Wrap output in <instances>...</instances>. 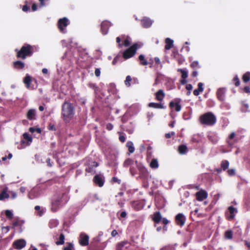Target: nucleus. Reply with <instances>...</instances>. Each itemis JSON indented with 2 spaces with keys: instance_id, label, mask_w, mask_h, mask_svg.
<instances>
[{
  "instance_id": "obj_36",
  "label": "nucleus",
  "mask_w": 250,
  "mask_h": 250,
  "mask_svg": "<svg viewBox=\"0 0 250 250\" xmlns=\"http://www.w3.org/2000/svg\"><path fill=\"white\" fill-rule=\"evenodd\" d=\"M150 167L152 168H157L159 167V164L156 159H152L150 163Z\"/></svg>"
},
{
  "instance_id": "obj_56",
  "label": "nucleus",
  "mask_w": 250,
  "mask_h": 250,
  "mask_svg": "<svg viewBox=\"0 0 250 250\" xmlns=\"http://www.w3.org/2000/svg\"><path fill=\"white\" fill-rule=\"evenodd\" d=\"M112 181L114 183H117L118 184H120L121 183V180L119 179L117 177H113L112 178Z\"/></svg>"
},
{
  "instance_id": "obj_45",
  "label": "nucleus",
  "mask_w": 250,
  "mask_h": 250,
  "mask_svg": "<svg viewBox=\"0 0 250 250\" xmlns=\"http://www.w3.org/2000/svg\"><path fill=\"white\" fill-rule=\"evenodd\" d=\"M29 131L31 133L36 132L38 133H41L42 132L41 129L40 128L30 127L29 128Z\"/></svg>"
},
{
  "instance_id": "obj_28",
  "label": "nucleus",
  "mask_w": 250,
  "mask_h": 250,
  "mask_svg": "<svg viewBox=\"0 0 250 250\" xmlns=\"http://www.w3.org/2000/svg\"><path fill=\"white\" fill-rule=\"evenodd\" d=\"M188 151V147L185 145H180L178 147V152L180 154H185Z\"/></svg>"
},
{
  "instance_id": "obj_42",
  "label": "nucleus",
  "mask_w": 250,
  "mask_h": 250,
  "mask_svg": "<svg viewBox=\"0 0 250 250\" xmlns=\"http://www.w3.org/2000/svg\"><path fill=\"white\" fill-rule=\"evenodd\" d=\"M29 145H27V142L24 139H22L21 141V144L20 146H18V147L19 149H22L24 148L26 146H29Z\"/></svg>"
},
{
  "instance_id": "obj_59",
  "label": "nucleus",
  "mask_w": 250,
  "mask_h": 250,
  "mask_svg": "<svg viewBox=\"0 0 250 250\" xmlns=\"http://www.w3.org/2000/svg\"><path fill=\"white\" fill-rule=\"evenodd\" d=\"M113 128V125L111 123H108L106 125V128L108 130L110 131Z\"/></svg>"
},
{
  "instance_id": "obj_22",
  "label": "nucleus",
  "mask_w": 250,
  "mask_h": 250,
  "mask_svg": "<svg viewBox=\"0 0 250 250\" xmlns=\"http://www.w3.org/2000/svg\"><path fill=\"white\" fill-rule=\"evenodd\" d=\"M10 197V195L8 193V188L5 187L4 188L1 193H0V200L2 201Z\"/></svg>"
},
{
  "instance_id": "obj_63",
  "label": "nucleus",
  "mask_w": 250,
  "mask_h": 250,
  "mask_svg": "<svg viewBox=\"0 0 250 250\" xmlns=\"http://www.w3.org/2000/svg\"><path fill=\"white\" fill-rule=\"evenodd\" d=\"M48 129L51 130H56L55 126L54 125L49 124L48 126Z\"/></svg>"
},
{
  "instance_id": "obj_18",
  "label": "nucleus",
  "mask_w": 250,
  "mask_h": 250,
  "mask_svg": "<svg viewBox=\"0 0 250 250\" xmlns=\"http://www.w3.org/2000/svg\"><path fill=\"white\" fill-rule=\"evenodd\" d=\"M93 182L99 187H102L103 186L104 181L101 176L99 175H96L93 178Z\"/></svg>"
},
{
  "instance_id": "obj_53",
  "label": "nucleus",
  "mask_w": 250,
  "mask_h": 250,
  "mask_svg": "<svg viewBox=\"0 0 250 250\" xmlns=\"http://www.w3.org/2000/svg\"><path fill=\"white\" fill-rule=\"evenodd\" d=\"M175 135V133L173 131H172L169 133H167L165 134V137L167 139L171 138L172 136H174Z\"/></svg>"
},
{
  "instance_id": "obj_55",
  "label": "nucleus",
  "mask_w": 250,
  "mask_h": 250,
  "mask_svg": "<svg viewBox=\"0 0 250 250\" xmlns=\"http://www.w3.org/2000/svg\"><path fill=\"white\" fill-rule=\"evenodd\" d=\"M9 194H10V197L12 199L16 198L17 196V193L14 191H9Z\"/></svg>"
},
{
  "instance_id": "obj_64",
  "label": "nucleus",
  "mask_w": 250,
  "mask_h": 250,
  "mask_svg": "<svg viewBox=\"0 0 250 250\" xmlns=\"http://www.w3.org/2000/svg\"><path fill=\"white\" fill-rule=\"evenodd\" d=\"M161 221H162V223L165 225H167V224L169 223V221L165 218H162V219L161 220Z\"/></svg>"
},
{
  "instance_id": "obj_11",
  "label": "nucleus",
  "mask_w": 250,
  "mask_h": 250,
  "mask_svg": "<svg viewBox=\"0 0 250 250\" xmlns=\"http://www.w3.org/2000/svg\"><path fill=\"white\" fill-rule=\"evenodd\" d=\"M110 26L111 23L108 21H104L101 23V30L103 35H106L107 33Z\"/></svg>"
},
{
  "instance_id": "obj_6",
  "label": "nucleus",
  "mask_w": 250,
  "mask_h": 250,
  "mask_svg": "<svg viewBox=\"0 0 250 250\" xmlns=\"http://www.w3.org/2000/svg\"><path fill=\"white\" fill-rule=\"evenodd\" d=\"M116 250H132L131 243L127 241L124 240L118 243L116 245Z\"/></svg>"
},
{
  "instance_id": "obj_4",
  "label": "nucleus",
  "mask_w": 250,
  "mask_h": 250,
  "mask_svg": "<svg viewBox=\"0 0 250 250\" xmlns=\"http://www.w3.org/2000/svg\"><path fill=\"white\" fill-rule=\"evenodd\" d=\"M62 195H54L51 200L50 209L53 212H57L62 206Z\"/></svg>"
},
{
  "instance_id": "obj_61",
  "label": "nucleus",
  "mask_w": 250,
  "mask_h": 250,
  "mask_svg": "<svg viewBox=\"0 0 250 250\" xmlns=\"http://www.w3.org/2000/svg\"><path fill=\"white\" fill-rule=\"evenodd\" d=\"M243 91L245 93H250V87L248 86H245L243 88Z\"/></svg>"
},
{
  "instance_id": "obj_48",
  "label": "nucleus",
  "mask_w": 250,
  "mask_h": 250,
  "mask_svg": "<svg viewBox=\"0 0 250 250\" xmlns=\"http://www.w3.org/2000/svg\"><path fill=\"white\" fill-rule=\"evenodd\" d=\"M233 81L236 86H238L240 85V81L237 75H236L233 79Z\"/></svg>"
},
{
  "instance_id": "obj_58",
  "label": "nucleus",
  "mask_w": 250,
  "mask_h": 250,
  "mask_svg": "<svg viewBox=\"0 0 250 250\" xmlns=\"http://www.w3.org/2000/svg\"><path fill=\"white\" fill-rule=\"evenodd\" d=\"M198 88L200 91L203 92L204 90L203 83H198Z\"/></svg>"
},
{
  "instance_id": "obj_31",
  "label": "nucleus",
  "mask_w": 250,
  "mask_h": 250,
  "mask_svg": "<svg viewBox=\"0 0 250 250\" xmlns=\"http://www.w3.org/2000/svg\"><path fill=\"white\" fill-rule=\"evenodd\" d=\"M228 210L230 214V215L229 216V220L233 219L234 217V213L235 212H236V208L232 206H230L229 207Z\"/></svg>"
},
{
  "instance_id": "obj_15",
  "label": "nucleus",
  "mask_w": 250,
  "mask_h": 250,
  "mask_svg": "<svg viewBox=\"0 0 250 250\" xmlns=\"http://www.w3.org/2000/svg\"><path fill=\"white\" fill-rule=\"evenodd\" d=\"M226 89L225 88H219L216 92L217 98L220 101H224L225 98Z\"/></svg>"
},
{
  "instance_id": "obj_60",
  "label": "nucleus",
  "mask_w": 250,
  "mask_h": 250,
  "mask_svg": "<svg viewBox=\"0 0 250 250\" xmlns=\"http://www.w3.org/2000/svg\"><path fill=\"white\" fill-rule=\"evenodd\" d=\"M95 74L96 77H99L101 74V71L99 68H96L95 70Z\"/></svg>"
},
{
  "instance_id": "obj_5",
  "label": "nucleus",
  "mask_w": 250,
  "mask_h": 250,
  "mask_svg": "<svg viewBox=\"0 0 250 250\" xmlns=\"http://www.w3.org/2000/svg\"><path fill=\"white\" fill-rule=\"evenodd\" d=\"M137 47L138 44L135 43L125 50L123 55L124 58L127 59L133 56L136 52Z\"/></svg>"
},
{
  "instance_id": "obj_46",
  "label": "nucleus",
  "mask_w": 250,
  "mask_h": 250,
  "mask_svg": "<svg viewBox=\"0 0 250 250\" xmlns=\"http://www.w3.org/2000/svg\"><path fill=\"white\" fill-rule=\"evenodd\" d=\"M23 224L21 221L19 220H14L13 222V226L14 227H18L19 226H21Z\"/></svg>"
},
{
  "instance_id": "obj_32",
  "label": "nucleus",
  "mask_w": 250,
  "mask_h": 250,
  "mask_svg": "<svg viewBox=\"0 0 250 250\" xmlns=\"http://www.w3.org/2000/svg\"><path fill=\"white\" fill-rule=\"evenodd\" d=\"M65 236L63 233L60 235L59 240L57 241L55 243L57 245H62L64 243Z\"/></svg>"
},
{
  "instance_id": "obj_34",
  "label": "nucleus",
  "mask_w": 250,
  "mask_h": 250,
  "mask_svg": "<svg viewBox=\"0 0 250 250\" xmlns=\"http://www.w3.org/2000/svg\"><path fill=\"white\" fill-rule=\"evenodd\" d=\"M23 139L26 141L27 145H30L32 141V138L30 137L28 133H24L23 134Z\"/></svg>"
},
{
  "instance_id": "obj_39",
  "label": "nucleus",
  "mask_w": 250,
  "mask_h": 250,
  "mask_svg": "<svg viewBox=\"0 0 250 250\" xmlns=\"http://www.w3.org/2000/svg\"><path fill=\"white\" fill-rule=\"evenodd\" d=\"M233 233L231 230H228L225 233V237L227 239H231L232 238Z\"/></svg>"
},
{
  "instance_id": "obj_1",
  "label": "nucleus",
  "mask_w": 250,
  "mask_h": 250,
  "mask_svg": "<svg viewBox=\"0 0 250 250\" xmlns=\"http://www.w3.org/2000/svg\"><path fill=\"white\" fill-rule=\"evenodd\" d=\"M74 114V107L72 104L65 101L62 105L61 115L63 121L69 122Z\"/></svg>"
},
{
  "instance_id": "obj_24",
  "label": "nucleus",
  "mask_w": 250,
  "mask_h": 250,
  "mask_svg": "<svg viewBox=\"0 0 250 250\" xmlns=\"http://www.w3.org/2000/svg\"><path fill=\"white\" fill-rule=\"evenodd\" d=\"M169 106L171 108L175 107V110L176 112H179L182 108L181 105L179 103H175L172 101L170 102Z\"/></svg>"
},
{
  "instance_id": "obj_51",
  "label": "nucleus",
  "mask_w": 250,
  "mask_h": 250,
  "mask_svg": "<svg viewBox=\"0 0 250 250\" xmlns=\"http://www.w3.org/2000/svg\"><path fill=\"white\" fill-rule=\"evenodd\" d=\"M87 85L89 87L94 89L95 91L97 90L98 89V87L94 83H88Z\"/></svg>"
},
{
  "instance_id": "obj_25",
  "label": "nucleus",
  "mask_w": 250,
  "mask_h": 250,
  "mask_svg": "<svg viewBox=\"0 0 250 250\" xmlns=\"http://www.w3.org/2000/svg\"><path fill=\"white\" fill-rule=\"evenodd\" d=\"M166 45L165 48L166 50H169L173 46V41L169 38L165 40Z\"/></svg>"
},
{
  "instance_id": "obj_40",
  "label": "nucleus",
  "mask_w": 250,
  "mask_h": 250,
  "mask_svg": "<svg viewBox=\"0 0 250 250\" xmlns=\"http://www.w3.org/2000/svg\"><path fill=\"white\" fill-rule=\"evenodd\" d=\"M178 71L181 72L182 79H187L188 78V73L187 71L182 69H178Z\"/></svg>"
},
{
  "instance_id": "obj_20",
  "label": "nucleus",
  "mask_w": 250,
  "mask_h": 250,
  "mask_svg": "<svg viewBox=\"0 0 250 250\" xmlns=\"http://www.w3.org/2000/svg\"><path fill=\"white\" fill-rule=\"evenodd\" d=\"M36 111L34 109H29L26 114V118L29 120H35L36 119Z\"/></svg>"
},
{
  "instance_id": "obj_57",
  "label": "nucleus",
  "mask_w": 250,
  "mask_h": 250,
  "mask_svg": "<svg viewBox=\"0 0 250 250\" xmlns=\"http://www.w3.org/2000/svg\"><path fill=\"white\" fill-rule=\"evenodd\" d=\"M120 57L119 56H117L116 57H115L113 60L112 61V63L113 65H115L116 64V63L118 62V61H119V59H120Z\"/></svg>"
},
{
  "instance_id": "obj_54",
  "label": "nucleus",
  "mask_w": 250,
  "mask_h": 250,
  "mask_svg": "<svg viewBox=\"0 0 250 250\" xmlns=\"http://www.w3.org/2000/svg\"><path fill=\"white\" fill-rule=\"evenodd\" d=\"M130 44V41L127 39H126L125 41H124L123 43L122 44V46L124 45L125 47H127Z\"/></svg>"
},
{
  "instance_id": "obj_10",
  "label": "nucleus",
  "mask_w": 250,
  "mask_h": 250,
  "mask_svg": "<svg viewBox=\"0 0 250 250\" xmlns=\"http://www.w3.org/2000/svg\"><path fill=\"white\" fill-rule=\"evenodd\" d=\"M186 220V218L182 213H178L175 216V223L177 225L180 227H183L185 225Z\"/></svg>"
},
{
  "instance_id": "obj_49",
  "label": "nucleus",
  "mask_w": 250,
  "mask_h": 250,
  "mask_svg": "<svg viewBox=\"0 0 250 250\" xmlns=\"http://www.w3.org/2000/svg\"><path fill=\"white\" fill-rule=\"evenodd\" d=\"M58 224V222L56 220H51L49 222V225L50 228L56 227Z\"/></svg>"
},
{
  "instance_id": "obj_33",
  "label": "nucleus",
  "mask_w": 250,
  "mask_h": 250,
  "mask_svg": "<svg viewBox=\"0 0 250 250\" xmlns=\"http://www.w3.org/2000/svg\"><path fill=\"white\" fill-rule=\"evenodd\" d=\"M243 82L245 83H247L250 81V72H247L244 73L242 76Z\"/></svg>"
},
{
  "instance_id": "obj_52",
  "label": "nucleus",
  "mask_w": 250,
  "mask_h": 250,
  "mask_svg": "<svg viewBox=\"0 0 250 250\" xmlns=\"http://www.w3.org/2000/svg\"><path fill=\"white\" fill-rule=\"evenodd\" d=\"M41 207L39 206H36L35 207V209L36 210H39V211L38 212V214L40 216H41L42 215L43 213V212L41 210Z\"/></svg>"
},
{
  "instance_id": "obj_14",
  "label": "nucleus",
  "mask_w": 250,
  "mask_h": 250,
  "mask_svg": "<svg viewBox=\"0 0 250 250\" xmlns=\"http://www.w3.org/2000/svg\"><path fill=\"white\" fill-rule=\"evenodd\" d=\"M235 135V132H231L229 136L227 142L229 146L232 147L235 143H237L238 140L236 139H234Z\"/></svg>"
},
{
  "instance_id": "obj_16",
  "label": "nucleus",
  "mask_w": 250,
  "mask_h": 250,
  "mask_svg": "<svg viewBox=\"0 0 250 250\" xmlns=\"http://www.w3.org/2000/svg\"><path fill=\"white\" fill-rule=\"evenodd\" d=\"M141 23L144 28H147L151 26L152 21L148 18L144 17L141 20Z\"/></svg>"
},
{
  "instance_id": "obj_37",
  "label": "nucleus",
  "mask_w": 250,
  "mask_h": 250,
  "mask_svg": "<svg viewBox=\"0 0 250 250\" xmlns=\"http://www.w3.org/2000/svg\"><path fill=\"white\" fill-rule=\"evenodd\" d=\"M66 246L63 248L62 250H74V245L72 243L68 242L66 243Z\"/></svg>"
},
{
  "instance_id": "obj_62",
  "label": "nucleus",
  "mask_w": 250,
  "mask_h": 250,
  "mask_svg": "<svg viewBox=\"0 0 250 250\" xmlns=\"http://www.w3.org/2000/svg\"><path fill=\"white\" fill-rule=\"evenodd\" d=\"M119 139L122 143H124L125 141V137L124 135H120Z\"/></svg>"
},
{
  "instance_id": "obj_8",
  "label": "nucleus",
  "mask_w": 250,
  "mask_h": 250,
  "mask_svg": "<svg viewBox=\"0 0 250 250\" xmlns=\"http://www.w3.org/2000/svg\"><path fill=\"white\" fill-rule=\"evenodd\" d=\"M79 243L82 246H88L89 244V236L84 233H81L79 235Z\"/></svg>"
},
{
  "instance_id": "obj_7",
  "label": "nucleus",
  "mask_w": 250,
  "mask_h": 250,
  "mask_svg": "<svg viewBox=\"0 0 250 250\" xmlns=\"http://www.w3.org/2000/svg\"><path fill=\"white\" fill-rule=\"evenodd\" d=\"M68 20L64 17L59 19L58 22V27L61 32L64 33L65 28L68 25Z\"/></svg>"
},
{
  "instance_id": "obj_23",
  "label": "nucleus",
  "mask_w": 250,
  "mask_h": 250,
  "mask_svg": "<svg viewBox=\"0 0 250 250\" xmlns=\"http://www.w3.org/2000/svg\"><path fill=\"white\" fill-rule=\"evenodd\" d=\"M132 206L136 210H141L144 207V205L140 201H134V202H133L132 203Z\"/></svg>"
},
{
  "instance_id": "obj_26",
  "label": "nucleus",
  "mask_w": 250,
  "mask_h": 250,
  "mask_svg": "<svg viewBox=\"0 0 250 250\" xmlns=\"http://www.w3.org/2000/svg\"><path fill=\"white\" fill-rule=\"evenodd\" d=\"M148 106L154 108L163 109L165 108L164 104L162 103H150Z\"/></svg>"
},
{
  "instance_id": "obj_38",
  "label": "nucleus",
  "mask_w": 250,
  "mask_h": 250,
  "mask_svg": "<svg viewBox=\"0 0 250 250\" xmlns=\"http://www.w3.org/2000/svg\"><path fill=\"white\" fill-rule=\"evenodd\" d=\"M190 66L191 68L195 70L200 68V66L198 61H193L190 64Z\"/></svg>"
},
{
  "instance_id": "obj_41",
  "label": "nucleus",
  "mask_w": 250,
  "mask_h": 250,
  "mask_svg": "<svg viewBox=\"0 0 250 250\" xmlns=\"http://www.w3.org/2000/svg\"><path fill=\"white\" fill-rule=\"evenodd\" d=\"M133 163V161L131 159L128 158L125 161L123 165L124 167H128L129 166L132 164Z\"/></svg>"
},
{
  "instance_id": "obj_43",
  "label": "nucleus",
  "mask_w": 250,
  "mask_h": 250,
  "mask_svg": "<svg viewBox=\"0 0 250 250\" xmlns=\"http://www.w3.org/2000/svg\"><path fill=\"white\" fill-rule=\"evenodd\" d=\"M132 81V78L130 76H127L125 78V85L129 87L130 86V82Z\"/></svg>"
},
{
  "instance_id": "obj_44",
  "label": "nucleus",
  "mask_w": 250,
  "mask_h": 250,
  "mask_svg": "<svg viewBox=\"0 0 250 250\" xmlns=\"http://www.w3.org/2000/svg\"><path fill=\"white\" fill-rule=\"evenodd\" d=\"M6 217L9 219H11L13 217V214L11 211L9 210H6L5 212Z\"/></svg>"
},
{
  "instance_id": "obj_27",
  "label": "nucleus",
  "mask_w": 250,
  "mask_h": 250,
  "mask_svg": "<svg viewBox=\"0 0 250 250\" xmlns=\"http://www.w3.org/2000/svg\"><path fill=\"white\" fill-rule=\"evenodd\" d=\"M23 83L26 85V87L27 88H29L30 87L31 83V77L28 74H26L25 77L23 79Z\"/></svg>"
},
{
  "instance_id": "obj_29",
  "label": "nucleus",
  "mask_w": 250,
  "mask_h": 250,
  "mask_svg": "<svg viewBox=\"0 0 250 250\" xmlns=\"http://www.w3.org/2000/svg\"><path fill=\"white\" fill-rule=\"evenodd\" d=\"M126 146L128 147V155L130 153H132L134 152L135 148L133 146V144L131 141H128L127 142L126 144Z\"/></svg>"
},
{
  "instance_id": "obj_47",
  "label": "nucleus",
  "mask_w": 250,
  "mask_h": 250,
  "mask_svg": "<svg viewBox=\"0 0 250 250\" xmlns=\"http://www.w3.org/2000/svg\"><path fill=\"white\" fill-rule=\"evenodd\" d=\"M186 88L187 89V90L188 91L187 93V95L188 96H189L190 95V91L192 90V85L191 84H187L186 85Z\"/></svg>"
},
{
  "instance_id": "obj_21",
  "label": "nucleus",
  "mask_w": 250,
  "mask_h": 250,
  "mask_svg": "<svg viewBox=\"0 0 250 250\" xmlns=\"http://www.w3.org/2000/svg\"><path fill=\"white\" fill-rule=\"evenodd\" d=\"M165 97V94L164 92V90L162 89H159L156 93H155V98L156 99L160 102H161L163 100L164 98Z\"/></svg>"
},
{
  "instance_id": "obj_9",
  "label": "nucleus",
  "mask_w": 250,
  "mask_h": 250,
  "mask_svg": "<svg viewBox=\"0 0 250 250\" xmlns=\"http://www.w3.org/2000/svg\"><path fill=\"white\" fill-rule=\"evenodd\" d=\"M26 241L22 239L15 240L13 243V247L16 250H20L26 246Z\"/></svg>"
},
{
  "instance_id": "obj_35",
  "label": "nucleus",
  "mask_w": 250,
  "mask_h": 250,
  "mask_svg": "<svg viewBox=\"0 0 250 250\" xmlns=\"http://www.w3.org/2000/svg\"><path fill=\"white\" fill-rule=\"evenodd\" d=\"M229 164V162L228 160H223L221 162V167L225 171L228 168Z\"/></svg>"
},
{
  "instance_id": "obj_30",
  "label": "nucleus",
  "mask_w": 250,
  "mask_h": 250,
  "mask_svg": "<svg viewBox=\"0 0 250 250\" xmlns=\"http://www.w3.org/2000/svg\"><path fill=\"white\" fill-rule=\"evenodd\" d=\"M139 60L140 61V64L141 65H146L148 64V61L145 58L143 55H140L139 56Z\"/></svg>"
},
{
  "instance_id": "obj_50",
  "label": "nucleus",
  "mask_w": 250,
  "mask_h": 250,
  "mask_svg": "<svg viewBox=\"0 0 250 250\" xmlns=\"http://www.w3.org/2000/svg\"><path fill=\"white\" fill-rule=\"evenodd\" d=\"M227 173L229 176H233L235 174V170L233 168L229 169L228 170Z\"/></svg>"
},
{
  "instance_id": "obj_12",
  "label": "nucleus",
  "mask_w": 250,
  "mask_h": 250,
  "mask_svg": "<svg viewBox=\"0 0 250 250\" xmlns=\"http://www.w3.org/2000/svg\"><path fill=\"white\" fill-rule=\"evenodd\" d=\"M208 196V193L205 190L201 189L196 193V199L199 201H202L204 199H206L207 198Z\"/></svg>"
},
{
  "instance_id": "obj_3",
  "label": "nucleus",
  "mask_w": 250,
  "mask_h": 250,
  "mask_svg": "<svg viewBox=\"0 0 250 250\" xmlns=\"http://www.w3.org/2000/svg\"><path fill=\"white\" fill-rule=\"evenodd\" d=\"M199 121L202 125L212 126L216 122V118L212 112H208L200 116Z\"/></svg>"
},
{
  "instance_id": "obj_2",
  "label": "nucleus",
  "mask_w": 250,
  "mask_h": 250,
  "mask_svg": "<svg viewBox=\"0 0 250 250\" xmlns=\"http://www.w3.org/2000/svg\"><path fill=\"white\" fill-rule=\"evenodd\" d=\"M15 51L16 52V57L21 60L31 57L34 52V47L27 43L24 44L20 50L16 49Z\"/></svg>"
},
{
  "instance_id": "obj_19",
  "label": "nucleus",
  "mask_w": 250,
  "mask_h": 250,
  "mask_svg": "<svg viewBox=\"0 0 250 250\" xmlns=\"http://www.w3.org/2000/svg\"><path fill=\"white\" fill-rule=\"evenodd\" d=\"M162 219V217L159 211H156L153 213L152 217V220L155 224L160 223Z\"/></svg>"
},
{
  "instance_id": "obj_13",
  "label": "nucleus",
  "mask_w": 250,
  "mask_h": 250,
  "mask_svg": "<svg viewBox=\"0 0 250 250\" xmlns=\"http://www.w3.org/2000/svg\"><path fill=\"white\" fill-rule=\"evenodd\" d=\"M99 166L98 163L92 162L91 165H89L85 168V171L87 173L94 174L96 172L94 167H97Z\"/></svg>"
},
{
  "instance_id": "obj_17",
  "label": "nucleus",
  "mask_w": 250,
  "mask_h": 250,
  "mask_svg": "<svg viewBox=\"0 0 250 250\" xmlns=\"http://www.w3.org/2000/svg\"><path fill=\"white\" fill-rule=\"evenodd\" d=\"M25 64L24 62L21 61L14 62L12 63L13 67L16 70H22L25 67Z\"/></svg>"
}]
</instances>
